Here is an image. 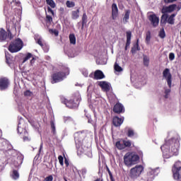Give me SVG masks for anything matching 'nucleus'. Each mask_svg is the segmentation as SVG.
I'll return each mask as SVG.
<instances>
[{
  "mask_svg": "<svg viewBox=\"0 0 181 181\" xmlns=\"http://www.w3.org/2000/svg\"><path fill=\"white\" fill-rule=\"evenodd\" d=\"M139 160V156L138 154H135V153H127L124 156V163L128 168H131V166L134 165H136L138 161Z\"/></svg>",
  "mask_w": 181,
  "mask_h": 181,
  "instance_id": "nucleus-1",
  "label": "nucleus"
},
{
  "mask_svg": "<svg viewBox=\"0 0 181 181\" xmlns=\"http://www.w3.org/2000/svg\"><path fill=\"white\" fill-rule=\"evenodd\" d=\"M61 103L64 104L68 108H77L80 104V98L77 96H73L70 100L61 98Z\"/></svg>",
  "mask_w": 181,
  "mask_h": 181,
  "instance_id": "nucleus-2",
  "label": "nucleus"
},
{
  "mask_svg": "<svg viewBox=\"0 0 181 181\" xmlns=\"http://www.w3.org/2000/svg\"><path fill=\"white\" fill-rule=\"evenodd\" d=\"M22 47H23V41L21 38H17L10 43L8 49L11 53H18L22 50Z\"/></svg>",
  "mask_w": 181,
  "mask_h": 181,
  "instance_id": "nucleus-3",
  "label": "nucleus"
},
{
  "mask_svg": "<svg viewBox=\"0 0 181 181\" xmlns=\"http://www.w3.org/2000/svg\"><path fill=\"white\" fill-rule=\"evenodd\" d=\"M144 172V166L141 165H136L131 168L129 176L131 179H138L141 176V173Z\"/></svg>",
  "mask_w": 181,
  "mask_h": 181,
  "instance_id": "nucleus-4",
  "label": "nucleus"
},
{
  "mask_svg": "<svg viewBox=\"0 0 181 181\" xmlns=\"http://www.w3.org/2000/svg\"><path fill=\"white\" fill-rule=\"evenodd\" d=\"M172 172L175 180L181 179V161H177L173 166Z\"/></svg>",
  "mask_w": 181,
  "mask_h": 181,
  "instance_id": "nucleus-5",
  "label": "nucleus"
},
{
  "mask_svg": "<svg viewBox=\"0 0 181 181\" xmlns=\"http://www.w3.org/2000/svg\"><path fill=\"white\" fill-rule=\"evenodd\" d=\"M66 78V73L63 71H58L54 73L51 76V83L52 84H56V83H60V81H63Z\"/></svg>",
  "mask_w": 181,
  "mask_h": 181,
  "instance_id": "nucleus-6",
  "label": "nucleus"
},
{
  "mask_svg": "<svg viewBox=\"0 0 181 181\" xmlns=\"http://www.w3.org/2000/svg\"><path fill=\"white\" fill-rule=\"evenodd\" d=\"M13 37L14 35H12L11 30L8 29L6 32L4 28H0V42H5L7 39L12 40Z\"/></svg>",
  "mask_w": 181,
  "mask_h": 181,
  "instance_id": "nucleus-7",
  "label": "nucleus"
},
{
  "mask_svg": "<svg viewBox=\"0 0 181 181\" xmlns=\"http://www.w3.org/2000/svg\"><path fill=\"white\" fill-rule=\"evenodd\" d=\"M115 146L119 151H122L126 148H131L132 146V142L130 140L121 139L115 143Z\"/></svg>",
  "mask_w": 181,
  "mask_h": 181,
  "instance_id": "nucleus-8",
  "label": "nucleus"
},
{
  "mask_svg": "<svg viewBox=\"0 0 181 181\" xmlns=\"http://www.w3.org/2000/svg\"><path fill=\"white\" fill-rule=\"evenodd\" d=\"M163 76L166 80L169 88H172V74L170 69L166 68L163 71Z\"/></svg>",
  "mask_w": 181,
  "mask_h": 181,
  "instance_id": "nucleus-9",
  "label": "nucleus"
},
{
  "mask_svg": "<svg viewBox=\"0 0 181 181\" xmlns=\"http://www.w3.org/2000/svg\"><path fill=\"white\" fill-rule=\"evenodd\" d=\"M148 19L153 28H156L159 25V17L156 14H151L148 16Z\"/></svg>",
  "mask_w": 181,
  "mask_h": 181,
  "instance_id": "nucleus-10",
  "label": "nucleus"
},
{
  "mask_svg": "<svg viewBox=\"0 0 181 181\" xmlns=\"http://www.w3.org/2000/svg\"><path fill=\"white\" fill-rule=\"evenodd\" d=\"M113 112H115V114H124V112H125V108L122 104L117 103L113 107Z\"/></svg>",
  "mask_w": 181,
  "mask_h": 181,
  "instance_id": "nucleus-11",
  "label": "nucleus"
},
{
  "mask_svg": "<svg viewBox=\"0 0 181 181\" xmlns=\"http://www.w3.org/2000/svg\"><path fill=\"white\" fill-rule=\"evenodd\" d=\"M9 86V79L7 78H0V90L4 91Z\"/></svg>",
  "mask_w": 181,
  "mask_h": 181,
  "instance_id": "nucleus-12",
  "label": "nucleus"
},
{
  "mask_svg": "<svg viewBox=\"0 0 181 181\" xmlns=\"http://www.w3.org/2000/svg\"><path fill=\"white\" fill-rule=\"evenodd\" d=\"M124 119L125 118L124 117H118L117 116H115L112 118V124L114 127H121L124 124Z\"/></svg>",
  "mask_w": 181,
  "mask_h": 181,
  "instance_id": "nucleus-13",
  "label": "nucleus"
},
{
  "mask_svg": "<svg viewBox=\"0 0 181 181\" xmlns=\"http://www.w3.org/2000/svg\"><path fill=\"white\" fill-rule=\"evenodd\" d=\"M177 5L176 4H171L168 6L164 7L161 10V13H171V12H173L175 9Z\"/></svg>",
  "mask_w": 181,
  "mask_h": 181,
  "instance_id": "nucleus-14",
  "label": "nucleus"
},
{
  "mask_svg": "<svg viewBox=\"0 0 181 181\" xmlns=\"http://www.w3.org/2000/svg\"><path fill=\"white\" fill-rule=\"evenodd\" d=\"M118 18V6L117 4L113 3L112 4V19L115 21Z\"/></svg>",
  "mask_w": 181,
  "mask_h": 181,
  "instance_id": "nucleus-15",
  "label": "nucleus"
},
{
  "mask_svg": "<svg viewBox=\"0 0 181 181\" xmlns=\"http://www.w3.org/2000/svg\"><path fill=\"white\" fill-rule=\"evenodd\" d=\"M103 78H105V75H104V73H103L102 71L96 70L94 73V79L103 80Z\"/></svg>",
  "mask_w": 181,
  "mask_h": 181,
  "instance_id": "nucleus-16",
  "label": "nucleus"
},
{
  "mask_svg": "<svg viewBox=\"0 0 181 181\" xmlns=\"http://www.w3.org/2000/svg\"><path fill=\"white\" fill-rule=\"evenodd\" d=\"M127 35V42H126V45H125V50H128V47H129L131 45V36L132 35V33L131 31H127L126 33Z\"/></svg>",
  "mask_w": 181,
  "mask_h": 181,
  "instance_id": "nucleus-17",
  "label": "nucleus"
},
{
  "mask_svg": "<svg viewBox=\"0 0 181 181\" xmlns=\"http://www.w3.org/2000/svg\"><path fill=\"white\" fill-rule=\"evenodd\" d=\"M160 149L163 153H169V152H170V146L169 145V142H166L165 144L161 146Z\"/></svg>",
  "mask_w": 181,
  "mask_h": 181,
  "instance_id": "nucleus-18",
  "label": "nucleus"
},
{
  "mask_svg": "<svg viewBox=\"0 0 181 181\" xmlns=\"http://www.w3.org/2000/svg\"><path fill=\"white\" fill-rule=\"evenodd\" d=\"M99 86L100 87H101L103 91H106V93H107V91H110V85L105 81H100Z\"/></svg>",
  "mask_w": 181,
  "mask_h": 181,
  "instance_id": "nucleus-19",
  "label": "nucleus"
},
{
  "mask_svg": "<svg viewBox=\"0 0 181 181\" xmlns=\"http://www.w3.org/2000/svg\"><path fill=\"white\" fill-rule=\"evenodd\" d=\"M124 132H126V135H127L128 138H132V136L135 135V132L131 127H126Z\"/></svg>",
  "mask_w": 181,
  "mask_h": 181,
  "instance_id": "nucleus-20",
  "label": "nucleus"
},
{
  "mask_svg": "<svg viewBox=\"0 0 181 181\" xmlns=\"http://www.w3.org/2000/svg\"><path fill=\"white\" fill-rule=\"evenodd\" d=\"M74 139H75V144H77L78 145H80V144H81L82 141H83V134L81 133H76L75 134V137H74Z\"/></svg>",
  "mask_w": 181,
  "mask_h": 181,
  "instance_id": "nucleus-21",
  "label": "nucleus"
},
{
  "mask_svg": "<svg viewBox=\"0 0 181 181\" xmlns=\"http://www.w3.org/2000/svg\"><path fill=\"white\" fill-rule=\"evenodd\" d=\"M136 50H141V47H139V39H137L136 44L132 47L131 52L132 54H135Z\"/></svg>",
  "mask_w": 181,
  "mask_h": 181,
  "instance_id": "nucleus-22",
  "label": "nucleus"
},
{
  "mask_svg": "<svg viewBox=\"0 0 181 181\" xmlns=\"http://www.w3.org/2000/svg\"><path fill=\"white\" fill-rule=\"evenodd\" d=\"M4 13L5 15V16H6V18H11V16H12L13 13H12V8H8V6H4Z\"/></svg>",
  "mask_w": 181,
  "mask_h": 181,
  "instance_id": "nucleus-23",
  "label": "nucleus"
},
{
  "mask_svg": "<svg viewBox=\"0 0 181 181\" xmlns=\"http://www.w3.org/2000/svg\"><path fill=\"white\" fill-rule=\"evenodd\" d=\"M168 15L166 13H163L161 16V18H160L161 26H165L166 25V23H168Z\"/></svg>",
  "mask_w": 181,
  "mask_h": 181,
  "instance_id": "nucleus-24",
  "label": "nucleus"
},
{
  "mask_svg": "<svg viewBox=\"0 0 181 181\" xmlns=\"http://www.w3.org/2000/svg\"><path fill=\"white\" fill-rule=\"evenodd\" d=\"M71 18L74 20L78 19V18H80V8L71 11Z\"/></svg>",
  "mask_w": 181,
  "mask_h": 181,
  "instance_id": "nucleus-25",
  "label": "nucleus"
},
{
  "mask_svg": "<svg viewBox=\"0 0 181 181\" xmlns=\"http://www.w3.org/2000/svg\"><path fill=\"white\" fill-rule=\"evenodd\" d=\"M175 16H176V14L175 13L171 14L167 19V23H169V25H175Z\"/></svg>",
  "mask_w": 181,
  "mask_h": 181,
  "instance_id": "nucleus-26",
  "label": "nucleus"
},
{
  "mask_svg": "<svg viewBox=\"0 0 181 181\" xmlns=\"http://www.w3.org/2000/svg\"><path fill=\"white\" fill-rule=\"evenodd\" d=\"M35 40H36V43H37V45H39L40 47H45V43H43V39H42V37H39V36H35Z\"/></svg>",
  "mask_w": 181,
  "mask_h": 181,
  "instance_id": "nucleus-27",
  "label": "nucleus"
},
{
  "mask_svg": "<svg viewBox=\"0 0 181 181\" xmlns=\"http://www.w3.org/2000/svg\"><path fill=\"white\" fill-rule=\"evenodd\" d=\"M131 13V11L127 10L124 16L123 17L124 23H128V21H129V14Z\"/></svg>",
  "mask_w": 181,
  "mask_h": 181,
  "instance_id": "nucleus-28",
  "label": "nucleus"
},
{
  "mask_svg": "<svg viewBox=\"0 0 181 181\" xmlns=\"http://www.w3.org/2000/svg\"><path fill=\"white\" fill-rule=\"evenodd\" d=\"M88 18V17H87V14L86 13H84L82 16V26H81L82 30H83L84 26L87 25V19Z\"/></svg>",
  "mask_w": 181,
  "mask_h": 181,
  "instance_id": "nucleus-29",
  "label": "nucleus"
},
{
  "mask_svg": "<svg viewBox=\"0 0 181 181\" xmlns=\"http://www.w3.org/2000/svg\"><path fill=\"white\" fill-rule=\"evenodd\" d=\"M19 172L17 170H13L11 174V177L13 180H18L19 179Z\"/></svg>",
  "mask_w": 181,
  "mask_h": 181,
  "instance_id": "nucleus-30",
  "label": "nucleus"
},
{
  "mask_svg": "<svg viewBox=\"0 0 181 181\" xmlns=\"http://www.w3.org/2000/svg\"><path fill=\"white\" fill-rule=\"evenodd\" d=\"M143 63H144V65L146 67H148V66H149V57H148L146 55H144Z\"/></svg>",
  "mask_w": 181,
  "mask_h": 181,
  "instance_id": "nucleus-31",
  "label": "nucleus"
},
{
  "mask_svg": "<svg viewBox=\"0 0 181 181\" xmlns=\"http://www.w3.org/2000/svg\"><path fill=\"white\" fill-rule=\"evenodd\" d=\"M159 37L161 39H165L166 37V33H165V28H161L159 33H158Z\"/></svg>",
  "mask_w": 181,
  "mask_h": 181,
  "instance_id": "nucleus-32",
  "label": "nucleus"
},
{
  "mask_svg": "<svg viewBox=\"0 0 181 181\" xmlns=\"http://www.w3.org/2000/svg\"><path fill=\"white\" fill-rule=\"evenodd\" d=\"M69 41L71 45H76V35L74 34L69 35Z\"/></svg>",
  "mask_w": 181,
  "mask_h": 181,
  "instance_id": "nucleus-33",
  "label": "nucleus"
},
{
  "mask_svg": "<svg viewBox=\"0 0 181 181\" xmlns=\"http://www.w3.org/2000/svg\"><path fill=\"white\" fill-rule=\"evenodd\" d=\"M151 42V32L148 30L146 33V43L149 45Z\"/></svg>",
  "mask_w": 181,
  "mask_h": 181,
  "instance_id": "nucleus-34",
  "label": "nucleus"
},
{
  "mask_svg": "<svg viewBox=\"0 0 181 181\" xmlns=\"http://www.w3.org/2000/svg\"><path fill=\"white\" fill-rule=\"evenodd\" d=\"M47 4L49 5V6L52 8H56V3L53 0H46Z\"/></svg>",
  "mask_w": 181,
  "mask_h": 181,
  "instance_id": "nucleus-35",
  "label": "nucleus"
},
{
  "mask_svg": "<svg viewBox=\"0 0 181 181\" xmlns=\"http://www.w3.org/2000/svg\"><path fill=\"white\" fill-rule=\"evenodd\" d=\"M66 5L67 8H74L76 3H74V1H66Z\"/></svg>",
  "mask_w": 181,
  "mask_h": 181,
  "instance_id": "nucleus-36",
  "label": "nucleus"
},
{
  "mask_svg": "<svg viewBox=\"0 0 181 181\" xmlns=\"http://www.w3.org/2000/svg\"><path fill=\"white\" fill-rule=\"evenodd\" d=\"M114 69L118 73L122 71V67H121L117 62L114 65Z\"/></svg>",
  "mask_w": 181,
  "mask_h": 181,
  "instance_id": "nucleus-37",
  "label": "nucleus"
},
{
  "mask_svg": "<svg viewBox=\"0 0 181 181\" xmlns=\"http://www.w3.org/2000/svg\"><path fill=\"white\" fill-rule=\"evenodd\" d=\"M45 22H47V23H52L53 22V18H52V16L46 14Z\"/></svg>",
  "mask_w": 181,
  "mask_h": 181,
  "instance_id": "nucleus-38",
  "label": "nucleus"
},
{
  "mask_svg": "<svg viewBox=\"0 0 181 181\" xmlns=\"http://www.w3.org/2000/svg\"><path fill=\"white\" fill-rule=\"evenodd\" d=\"M49 33L54 35V36H59V30H57L56 29H49Z\"/></svg>",
  "mask_w": 181,
  "mask_h": 181,
  "instance_id": "nucleus-39",
  "label": "nucleus"
},
{
  "mask_svg": "<svg viewBox=\"0 0 181 181\" xmlns=\"http://www.w3.org/2000/svg\"><path fill=\"white\" fill-rule=\"evenodd\" d=\"M32 95H33V92L27 90L24 92V96L25 97H32Z\"/></svg>",
  "mask_w": 181,
  "mask_h": 181,
  "instance_id": "nucleus-40",
  "label": "nucleus"
},
{
  "mask_svg": "<svg viewBox=\"0 0 181 181\" xmlns=\"http://www.w3.org/2000/svg\"><path fill=\"white\" fill-rule=\"evenodd\" d=\"M32 58V54L30 53H28L25 57H24L23 63H25V62H28L29 59Z\"/></svg>",
  "mask_w": 181,
  "mask_h": 181,
  "instance_id": "nucleus-41",
  "label": "nucleus"
},
{
  "mask_svg": "<svg viewBox=\"0 0 181 181\" xmlns=\"http://www.w3.org/2000/svg\"><path fill=\"white\" fill-rule=\"evenodd\" d=\"M58 160L61 166H63L64 165V158L62 156H58Z\"/></svg>",
  "mask_w": 181,
  "mask_h": 181,
  "instance_id": "nucleus-42",
  "label": "nucleus"
},
{
  "mask_svg": "<svg viewBox=\"0 0 181 181\" xmlns=\"http://www.w3.org/2000/svg\"><path fill=\"white\" fill-rule=\"evenodd\" d=\"M51 128L53 135H56V126H54V123L53 122H51Z\"/></svg>",
  "mask_w": 181,
  "mask_h": 181,
  "instance_id": "nucleus-43",
  "label": "nucleus"
},
{
  "mask_svg": "<svg viewBox=\"0 0 181 181\" xmlns=\"http://www.w3.org/2000/svg\"><path fill=\"white\" fill-rule=\"evenodd\" d=\"M169 60H170V62L175 60V53L171 52L169 54Z\"/></svg>",
  "mask_w": 181,
  "mask_h": 181,
  "instance_id": "nucleus-44",
  "label": "nucleus"
},
{
  "mask_svg": "<svg viewBox=\"0 0 181 181\" xmlns=\"http://www.w3.org/2000/svg\"><path fill=\"white\" fill-rule=\"evenodd\" d=\"M47 12L54 16V11L50 7H47Z\"/></svg>",
  "mask_w": 181,
  "mask_h": 181,
  "instance_id": "nucleus-45",
  "label": "nucleus"
},
{
  "mask_svg": "<svg viewBox=\"0 0 181 181\" xmlns=\"http://www.w3.org/2000/svg\"><path fill=\"white\" fill-rule=\"evenodd\" d=\"M45 181H53V175H49L45 178Z\"/></svg>",
  "mask_w": 181,
  "mask_h": 181,
  "instance_id": "nucleus-46",
  "label": "nucleus"
},
{
  "mask_svg": "<svg viewBox=\"0 0 181 181\" xmlns=\"http://www.w3.org/2000/svg\"><path fill=\"white\" fill-rule=\"evenodd\" d=\"M177 0H163L165 4H173V2H176Z\"/></svg>",
  "mask_w": 181,
  "mask_h": 181,
  "instance_id": "nucleus-47",
  "label": "nucleus"
},
{
  "mask_svg": "<svg viewBox=\"0 0 181 181\" xmlns=\"http://www.w3.org/2000/svg\"><path fill=\"white\" fill-rule=\"evenodd\" d=\"M64 163H65L66 168H69L70 163H69V160L67 159V158H64Z\"/></svg>",
  "mask_w": 181,
  "mask_h": 181,
  "instance_id": "nucleus-48",
  "label": "nucleus"
},
{
  "mask_svg": "<svg viewBox=\"0 0 181 181\" xmlns=\"http://www.w3.org/2000/svg\"><path fill=\"white\" fill-rule=\"evenodd\" d=\"M107 173H108V175H109V176H110V179L111 177H112V173H111V170H110V168H108V167L107 168Z\"/></svg>",
  "mask_w": 181,
  "mask_h": 181,
  "instance_id": "nucleus-49",
  "label": "nucleus"
},
{
  "mask_svg": "<svg viewBox=\"0 0 181 181\" xmlns=\"http://www.w3.org/2000/svg\"><path fill=\"white\" fill-rule=\"evenodd\" d=\"M170 93V89H165V94H166V95H169Z\"/></svg>",
  "mask_w": 181,
  "mask_h": 181,
  "instance_id": "nucleus-50",
  "label": "nucleus"
},
{
  "mask_svg": "<svg viewBox=\"0 0 181 181\" xmlns=\"http://www.w3.org/2000/svg\"><path fill=\"white\" fill-rule=\"evenodd\" d=\"M23 139L24 142H26L28 141H30V139H29V137H28V136H24L23 138Z\"/></svg>",
  "mask_w": 181,
  "mask_h": 181,
  "instance_id": "nucleus-51",
  "label": "nucleus"
},
{
  "mask_svg": "<svg viewBox=\"0 0 181 181\" xmlns=\"http://www.w3.org/2000/svg\"><path fill=\"white\" fill-rule=\"evenodd\" d=\"M11 60L10 57H8V56L6 55V62L9 64V61Z\"/></svg>",
  "mask_w": 181,
  "mask_h": 181,
  "instance_id": "nucleus-52",
  "label": "nucleus"
},
{
  "mask_svg": "<svg viewBox=\"0 0 181 181\" xmlns=\"http://www.w3.org/2000/svg\"><path fill=\"white\" fill-rule=\"evenodd\" d=\"M21 129H22L21 128V126H19V124H18V129H17L18 134H22V132H21Z\"/></svg>",
  "mask_w": 181,
  "mask_h": 181,
  "instance_id": "nucleus-53",
  "label": "nucleus"
},
{
  "mask_svg": "<svg viewBox=\"0 0 181 181\" xmlns=\"http://www.w3.org/2000/svg\"><path fill=\"white\" fill-rule=\"evenodd\" d=\"M16 6H21V1H16Z\"/></svg>",
  "mask_w": 181,
  "mask_h": 181,
  "instance_id": "nucleus-54",
  "label": "nucleus"
},
{
  "mask_svg": "<svg viewBox=\"0 0 181 181\" xmlns=\"http://www.w3.org/2000/svg\"><path fill=\"white\" fill-rule=\"evenodd\" d=\"M35 63V57H33V59L30 60V64H33Z\"/></svg>",
  "mask_w": 181,
  "mask_h": 181,
  "instance_id": "nucleus-55",
  "label": "nucleus"
},
{
  "mask_svg": "<svg viewBox=\"0 0 181 181\" xmlns=\"http://www.w3.org/2000/svg\"><path fill=\"white\" fill-rule=\"evenodd\" d=\"M176 8H177V11H180L181 5H178Z\"/></svg>",
  "mask_w": 181,
  "mask_h": 181,
  "instance_id": "nucleus-56",
  "label": "nucleus"
},
{
  "mask_svg": "<svg viewBox=\"0 0 181 181\" xmlns=\"http://www.w3.org/2000/svg\"><path fill=\"white\" fill-rule=\"evenodd\" d=\"M59 11H60L61 12H64V8L61 7V8H59Z\"/></svg>",
  "mask_w": 181,
  "mask_h": 181,
  "instance_id": "nucleus-57",
  "label": "nucleus"
},
{
  "mask_svg": "<svg viewBox=\"0 0 181 181\" xmlns=\"http://www.w3.org/2000/svg\"><path fill=\"white\" fill-rule=\"evenodd\" d=\"M110 180H111V181H115V180L114 179V177H112L110 178Z\"/></svg>",
  "mask_w": 181,
  "mask_h": 181,
  "instance_id": "nucleus-58",
  "label": "nucleus"
},
{
  "mask_svg": "<svg viewBox=\"0 0 181 181\" xmlns=\"http://www.w3.org/2000/svg\"><path fill=\"white\" fill-rule=\"evenodd\" d=\"M169 95H165V98H168Z\"/></svg>",
  "mask_w": 181,
  "mask_h": 181,
  "instance_id": "nucleus-59",
  "label": "nucleus"
},
{
  "mask_svg": "<svg viewBox=\"0 0 181 181\" xmlns=\"http://www.w3.org/2000/svg\"><path fill=\"white\" fill-rule=\"evenodd\" d=\"M153 171H151L150 173H148V175H151V173H153Z\"/></svg>",
  "mask_w": 181,
  "mask_h": 181,
  "instance_id": "nucleus-60",
  "label": "nucleus"
},
{
  "mask_svg": "<svg viewBox=\"0 0 181 181\" xmlns=\"http://www.w3.org/2000/svg\"><path fill=\"white\" fill-rule=\"evenodd\" d=\"M41 150H42V146H40V152Z\"/></svg>",
  "mask_w": 181,
  "mask_h": 181,
  "instance_id": "nucleus-61",
  "label": "nucleus"
},
{
  "mask_svg": "<svg viewBox=\"0 0 181 181\" xmlns=\"http://www.w3.org/2000/svg\"><path fill=\"white\" fill-rule=\"evenodd\" d=\"M64 180H65V181H67V180H66V178H64Z\"/></svg>",
  "mask_w": 181,
  "mask_h": 181,
  "instance_id": "nucleus-62",
  "label": "nucleus"
},
{
  "mask_svg": "<svg viewBox=\"0 0 181 181\" xmlns=\"http://www.w3.org/2000/svg\"><path fill=\"white\" fill-rule=\"evenodd\" d=\"M14 30L16 32V28H15Z\"/></svg>",
  "mask_w": 181,
  "mask_h": 181,
  "instance_id": "nucleus-63",
  "label": "nucleus"
}]
</instances>
